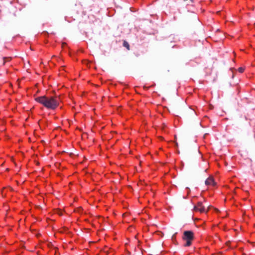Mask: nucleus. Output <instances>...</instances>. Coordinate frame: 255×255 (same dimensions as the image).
<instances>
[{"instance_id":"obj_1","label":"nucleus","mask_w":255,"mask_h":255,"mask_svg":"<svg viewBox=\"0 0 255 255\" xmlns=\"http://www.w3.org/2000/svg\"><path fill=\"white\" fill-rule=\"evenodd\" d=\"M35 101L49 110H55L59 105L60 99L58 97L40 96L35 98Z\"/></svg>"},{"instance_id":"obj_2","label":"nucleus","mask_w":255,"mask_h":255,"mask_svg":"<svg viewBox=\"0 0 255 255\" xmlns=\"http://www.w3.org/2000/svg\"><path fill=\"white\" fill-rule=\"evenodd\" d=\"M194 238V235L193 232L191 231H186L184 232L182 239L186 242L184 245L185 247H189L192 245V241Z\"/></svg>"},{"instance_id":"obj_3","label":"nucleus","mask_w":255,"mask_h":255,"mask_svg":"<svg viewBox=\"0 0 255 255\" xmlns=\"http://www.w3.org/2000/svg\"><path fill=\"white\" fill-rule=\"evenodd\" d=\"M205 184L210 188H214L216 186L217 183L214 177L212 176H210L205 181Z\"/></svg>"},{"instance_id":"obj_4","label":"nucleus","mask_w":255,"mask_h":255,"mask_svg":"<svg viewBox=\"0 0 255 255\" xmlns=\"http://www.w3.org/2000/svg\"><path fill=\"white\" fill-rule=\"evenodd\" d=\"M194 209L195 211H199L201 213L205 212L206 211L205 208L201 202H198L195 206Z\"/></svg>"},{"instance_id":"obj_5","label":"nucleus","mask_w":255,"mask_h":255,"mask_svg":"<svg viewBox=\"0 0 255 255\" xmlns=\"http://www.w3.org/2000/svg\"><path fill=\"white\" fill-rule=\"evenodd\" d=\"M124 46L126 47H127L128 48V49H129V45L128 44V43L126 42V41H124Z\"/></svg>"},{"instance_id":"obj_6","label":"nucleus","mask_w":255,"mask_h":255,"mask_svg":"<svg viewBox=\"0 0 255 255\" xmlns=\"http://www.w3.org/2000/svg\"><path fill=\"white\" fill-rule=\"evenodd\" d=\"M244 70H245V68H243V67H240V68H238V71L240 73H243V72H244Z\"/></svg>"}]
</instances>
